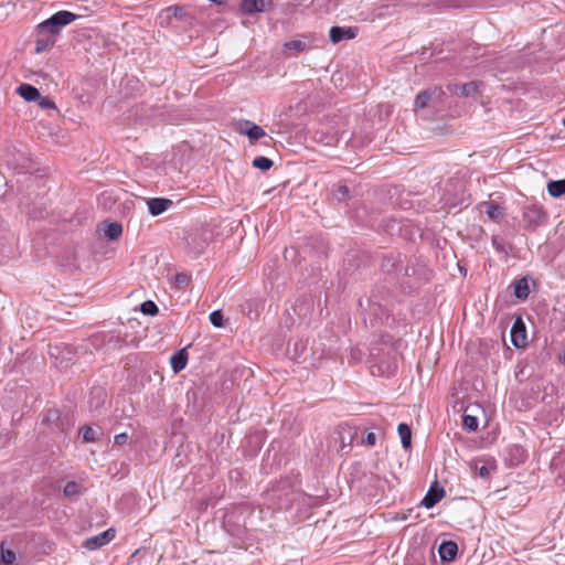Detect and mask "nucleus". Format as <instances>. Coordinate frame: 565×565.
I'll return each instance as SVG.
<instances>
[{
    "label": "nucleus",
    "mask_w": 565,
    "mask_h": 565,
    "mask_svg": "<svg viewBox=\"0 0 565 565\" xmlns=\"http://www.w3.org/2000/svg\"><path fill=\"white\" fill-rule=\"evenodd\" d=\"M511 342L515 348H524L527 343L526 331L521 318H518L511 328Z\"/></svg>",
    "instance_id": "39448f33"
},
{
    "label": "nucleus",
    "mask_w": 565,
    "mask_h": 565,
    "mask_svg": "<svg viewBox=\"0 0 565 565\" xmlns=\"http://www.w3.org/2000/svg\"><path fill=\"white\" fill-rule=\"evenodd\" d=\"M438 552L443 561H452L458 553V546L452 541H446L440 544Z\"/></svg>",
    "instance_id": "9b49d317"
},
{
    "label": "nucleus",
    "mask_w": 565,
    "mask_h": 565,
    "mask_svg": "<svg viewBox=\"0 0 565 565\" xmlns=\"http://www.w3.org/2000/svg\"><path fill=\"white\" fill-rule=\"evenodd\" d=\"M398 435L401 437L402 445L405 449L412 445V431L408 425L402 423L397 427Z\"/></svg>",
    "instance_id": "f3484780"
},
{
    "label": "nucleus",
    "mask_w": 565,
    "mask_h": 565,
    "mask_svg": "<svg viewBox=\"0 0 565 565\" xmlns=\"http://www.w3.org/2000/svg\"><path fill=\"white\" fill-rule=\"evenodd\" d=\"M121 233L122 226L118 222L108 223L104 228V235L110 241L117 239L121 235Z\"/></svg>",
    "instance_id": "2eb2a0df"
},
{
    "label": "nucleus",
    "mask_w": 565,
    "mask_h": 565,
    "mask_svg": "<svg viewBox=\"0 0 565 565\" xmlns=\"http://www.w3.org/2000/svg\"><path fill=\"white\" fill-rule=\"evenodd\" d=\"M479 476L487 477L489 475V470L486 466H481L478 470Z\"/></svg>",
    "instance_id": "72a5a7b5"
},
{
    "label": "nucleus",
    "mask_w": 565,
    "mask_h": 565,
    "mask_svg": "<svg viewBox=\"0 0 565 565\" xmlns=\"http://www.w3.org/2000/svg\"><path fill=\"white\" fill-rule=\"evenodd\" d=\"M40 106L43 108H55V104L49 97H43L40 102Z\"/></svg>",
    "instance_id": "7c9ffc66"
},
{
    "label": "nucleus",
    "mask_w": 565,
    "mask_h": 565,
    "mask_svg": "<svg viewBox=\"0 0 565 565\" xmlns=\"http://www.w3.org/2000/svg\"><path fill=\"white\" fill-rule=\"evenodd\" d=\"M17 93L26 102H34L40 97L38 88L30 84H21L17 88Z\"/></svg>",
    "instance_id": "f8f14e48"
},
{
    "label": "nucleus",
    "mask_w": 565,
    "mask_h": 565,
    "mask_svg": "<svg viewBox=\"0 0 565 565\" xmlns=\"http://www.w3.org/2000/svg\"><path fill=\"white\" fill-rule=\"evenodd\" d=\"M186 362L188 358L185 350L178 351L170 359L171 367L175 373L182 371L186 366Z\"/></svg>",
    "instance_id": "ddd939ff"
},
{
    "label": "nucleus",
    "mask_w": 565,
    "mask_h": 565,
    "mask_svg": "<svg viewBox=\"0 0 565 565\" xmlns=\"http://www.w3.org/2000/svg\"><path fill=\"white\" fill-rule=\"evenodd\" d=\"M77 19V15L71 11L62 10L53 15H51L47 20L41 22L38 25V31L41 35H57L62 28L68 25Z\"/></svg>",
    "instance_id": "f257e3e1"
},
{
    "label": "nucleus",
    "mask_w": 565,
    "mask_h": 565,
    "mask_svg": "<svg viewBox=\"0 0 565 565\" xmlns=\"http://www.w3.org/2000/svg\"><path fill=\"white\" fill-rule=\"evenodd\" d=\"M211 2H214V3H217V4H223L226 2V0H210Z\"/></svg>",
    "instance_id": "e433bc0d"
},
{
    "label": "nucleus",
    "mask_w": 565,
    "mask_h": 565,
    "mask_svg": "<svg viewBox=\"0 0 565 565\" xmlns=\"http://www.w3.org/2000/svg\"><path fill=\"white\" fill-rule=\"evenodd\" d=\"M478 88L477 82H470L460 86V93L463 97H472L478 93Z\"/></svg>",
    "instance_id": "6ab92c4d"
},
{
    "label": "nucleus",
    "mask_w": 565,
    "mask_h": 565,
    "mask_svg": "<svg viewBox=\"0 0 565 565\" xmlns=\"http://www.w3.org/2000/svg\"><path fill=\"white\" fill-rule=\"evenodd\" d=\"M238 131L239 134L247 136L252 143L266 136L265 130L260 126L249 120H245Z\"/></svg>",
    "instance_id": "423d86ee"
},
{
    "label": "nucleus",
    "mask_w": 565,
    "mask_h": 565,
    "mask_svg": "<svg viewBox=\"0 0 565 565\" xmlns=\"http://www.w3.org/2000/svg\"><path fill=\"white\" fill-rule=\"evenodd\" d=\"M45 36L46 35H41L39 33V36H38L36 43H35L36 44V46H35L36 53H41L54 44V40L45 39Z\"/></svg>",
    "instance_id": "4be33fe9"
},
{
    "label": "nucleus",
    "mask_w": 565,
    "mask_h": 565,
    "mask_svg": "<svg viewBox=\"0 0 565 565\" xmlns=\"http://www.w3.org/2000/svg\"><path fill=\"white\" fill-rule=\"evenodd\" d=\"M359 34V28L356 26H332L329 31L330 41L333 44L341 42L342 40L355 39Z\"/></svg>",
    "instance_id": "20e7f679"
},
{
    "label": "nucleus",
    "mask_w": 565,
    "mask_h": 565,
    "mask_svg": "<svg viewBox=\"0 0 565 565\" xmlns=\"http://www.w3.org/2000/svg\"><path fill=\"white\" fill-rule=\"evenodd\" d=\"M149 213L153 216H158L166 212L173 202L170 199L164 198H152L147 201Z\"/></svg>",
    "instance_id": "1a4fd4ad"
},
{
    "label": "nucleus",
    "mask_w": 565,
    "mask_h": 565,
    "mask_svg": "<svg viewBox=\"0 0 565 565\" xmlns=\"http://www.w3.org/2000/svg\"><path fill=\"white\" fill-rule=\"evenodd\" d=\"M486 213L488 216L492 220H497L501 216V210L498 204H489L487 207Z\"/></svg>",
    "instance_id": "c85d7f7f"
},
{
    "label": "nucleus",
    "mask_w": 565,
    "mask_h": 565,
    "mask_svg": "<svg viewBox=\"0 0 565 565\" xmlns=\"http://www.w3.org/2000/svg\"><path fill=\"white\" fill-rule=\"evenodd\" d=\"M83 439L86 443H93L96 440V431L90 426H84L82 428Z\"/></svg>",
    "instance_id": "cd10ccee"
},
{
    "label": "nucleus",
    "mask_w": 565,
    "mask_h": 565,
    "mask_svg": "<svg viewBox=\"0 0 565 565\" xmlns=\"http://www.w3.org/2000/svg\"><path fill=\"white\" fill-rule=\"evenodd\" d=\"M311 45L301 40H291L284 43L285 51H294L295 54H300L310 50Z\"/></svg>",
    "instance_id": "4468645a"
},
{
    "label": "nucleus",
    "mask_w": 565,
    "mask_h": 565,
    "mask_svg": "<svg viewBox=\"0 0 565 565\" xmlns=\"http://www.w3.org/2000/svg\"><path fill=\"white\" fill-rule=\"evenodd\" d=\"M253 167L266 171L273 167V161L267 157L259 156L253 160Z\"/></svg>",
    "instance_id": "aec40b11"
},
{
    "label": "nucleus",
    "mask_w": 565,
    "mask_h": 565,
    "mask_svg": "<svg viewBox=\"0 0 565 565\" xmlns=\"http://www.w3.org/2000/svg\"><path fill=\"white\" fill-rule=\"evenodd\" d=\"M128 440H129V436L126 433L117 434L114 439L115 444L118 446L126 445L128 443Z\"/></svg>",
    "instance_id": "c756f323"
},
{
    "label": "nucleus",
    "mask_w": 565,
    "mask_h": 565,
    "mask_svg": "<svg viewBox=\"0 0 565 565\" xmlns=\"http://www.w3.org/2000/svg\"><path fill=\"white\" fill-rule=\"evenodd\" d=\"M210 321L215 328L224 326L223 313L220 310H214L210 313Z\"/></svg>",
    "instance_id": "a878e982"
},
{
    "label": "nucleus",
    "mask_w": 565,
    "mask_h": 565,
    "mask_svg": "<svg viewBox=\"0 0 565 565\" xmlns=\"http://www.w3.org/2000/svg\"><path fill=\"white\" fill-rule=\"evenodd\" d=\"M462 425L466 429L475 431L478 429V419L472 415H463Z\"/></svg>",
    "instance_id": "b1692460"
},
{
    "label": "nucleus",
    "mask_w": 565,
    "mask_h": 565,
    "mask_svg": "<svg viewBox=\"0 0 565 565\" xmlns=\"http://www.w3.org/2000/svg\"><path fill=\"white\" fill-rule=\"evenodd\" d=\"M269 2L270 0H243L241 2V10L246 14L263 12Z\"/></svg>",
    "instance_id": "9d476101"
},
{
    "label": "nucleus",
    "mask_w": 565,
    "mask_h": 565,
    "mask_svg": "<svg viewBox=\"0 0 565 565\" xmlns=\"http://www.w3.org/2000/svg\"><path fill=\"white\" fill-rule=\"evenodd\" d=\"M97 393H98L99 396L104 395V392L102 390H97Z\"/></svg>",
    "instance_id": "4c0bfd02"
},
{
    "label": "nucleus",
    "mask_w": 565,
    "mask_h": 565,
    "mask_svg": "<svg viewBox=\"0 0 565 565\" xmlns=\"http://www.w3.org/2000/svg\"><path fill=\"white\" fill-rule=\"evenodd\" d=\"M339 192L342 194V195H347L349 193V189L348 186L345 185H342L339 188Z\"/></svg>",
    "instance_id": "c9c22d12"
},
{
    "label": "nucleus",
    "mask_w": 565,
    "mask_h": 565,
    "mask_svg": "<svg viewBox=\"0 0 565 565\" xmlns=\"http://www.w3.org/2000/svg\"><path fill=\"white\" fill-rule=\"evenodd\" d=\"M0 559H1V565L2 564L12 565L15 561V553L11 550H6V551L2 550Z\"/></svg>",
    "instance_id": "bb28decb"
},
{
    "label": "nucleus",
    "mask_w": 565,
    "mask_h": 565,
    "mask_svg": "<svg viewBox=\"0 0 565 565\" xmlns=\"http://www.w3.org/2000/svg\"><path fill=\"white\" fill-rule=\"evenodd\" d=\"M547 192L553 198H559L565 194V179L550 181L547 184Z\"/></svg>",
    "instance_id": "dca6fc26"
},
{
    "label": "nucleus",
    "mask_w": 565,
    "mask_h": 565,
    "mask_svg": "<svg viewBox=\"0 0 565 565\" xmlns=\"http://www.w3.org/2000/svg\"><path fill=\"white\" fill-rule=\"evenodd\" d=\"M563 125H564V127H565V118L563 119Z\"/></svg>",
    "instance_id": "ea45409f"
},
{
    "label": "nucleus",
    "mask_w": 565,
    "mask_h": 565,
    "mask_svg": "<svg viewBox=\"0 0 565 565\" xmlns=\"http://www.w3.org/2000/svg\"><path fill=\"white\" fill-rule=\"evenodd\" d=\"M189 279L188 275L186 274H183V273H180V274H177L175 275V281L178 284H184Z\"/></svg>",
    "instance_id": "473e14b6"
},
{
    "label": "nucleus",
    "mask_w": 565,
    "mask_h": 565,
    "mask_svg": "<svg viewBox=\"0 0 565 565\" xmlns=\"http://www.w3.org/2000/svg\"><path fill=\"white\" fill-rule=\"evenodd\" d=\"M546 221V213L540 205H531L523 211V222L526 230L534 231Z\"/></svg>",
    "instance_id": "f03ea898"
},
{
    "label": "nucleus",
    "mask_w": 565,
    "mask_h": 565,
    "mask_svg": "<svg viewBox=\"0 0 565 565\" xmlns=\"http://www.w3.org/2000/svg\"><path fill=\"white\" fill-rule=\"evenodd\" d=\"M441 95V89L437 88L422 90L415 98V108L423 109L427 107L434 98H440Z\"/></svg>",
    "instance_id": "6e6552de"
},
{
    "label": "nucleus",
    "mask_w": 565,
    "mask_h": 565,
    "mask_svg": "<svg viewBox=\"0 0 565 565\" xmlns=\"http://www.w3.org/2000/svg\"><path fill=\"white\" fill-rule=\"evenodd\" d=\"M116 532L108 529L95 536L88 537L84 541L83 546L88 551L98 550L115 539Z\"/></svg>",
    "instance_id": "7ed1b4c3"
},
{
    "label": "nucleus",
    "mask_w": 565,
    "mask_h": 565,
    "mask_svg": "<svg viewBox=\"0 0 565 565\" xmlns=\"http://www.w3.org/2000/svg\"><path fill=\"white\" fill-rule=\"evenodd\" d=\"M339 437L341 439L342 447L347 445V440L348 445H350L353 441V433L349 427H341V429L339 430Z\"/></svg>",
    "instance_id": "393cba45"
},
{
    "label": "nucleus",
    "mask_w": 565,
    "mask_h": 565,
    "mask_svg": "<svg viewBox=\"0 0 565 565\" xmlns=\"http://www.w3.org/2000/svg\"><path fill=\"white\" fill-rule=\"evenodd\" d=\"M364 443L369 446H374L376 443V436L374 433H369L364 439Z\"/></svg>",
    "instance_id": "2f4dec72"
},
{
    "label": "nucleus",
    "mask_w": 565,
    "mask_h": 565,
    "mask_svg": "<svg viewBox=\"0 0 565 565\" xmlns=\"http://www.w3.org/2000/svg\"><path fill=\"white\" fill-rule=\"evenodd\" d=\"M66 497H74L81 492V484L75 481H68L63 490Z\"/></svg>",
    "instance_id": "5701e85b"
},
{
    "label": "nucleus",
    "mask_w": 565,
    "mask_h": 565,
    "mask_svg": "<svg viewBox=\"0 0 565 565\" xmlns=\"http://www.w3.org/2000/svg\"><path fill=\"white\" fill-rule=\"evenodd\" d=\"M530 294L529 282L525 278L519 279L514 285V295L519 299H526Z\"/></svg>",
    "instance_id": "a211bd4d"
},
{
    "label": "nucleus",
    "mask_w": 565,
    "mask_h": 565,
    "mask_svg": "<svg viewBox=\"0 0 565 565\" xmlns=\"http://www.w3.org/2000/svg\"><path fill=\"white\" fill-rule=\"evenodd\" d=\"M169 11H172L174 17H179L180 12L182 11V8H179V7L169 8Z\"/></svg>",
    "instance_id": "f704fd0d"
},
{
    "label": "nucleus",
    "mask_w": 565,
    "mask_h": 565,
    "mask_svg": "<svg viewBox=\"0 0 565 565\" xmlns=\"http://www.w3.org/2000/svg\"><path fill=\"white\" fill-rule=\"evenodd\" d=\"M563 362L565 364V352L563 353Z\"/></svg>",
    "instance_id": "58836bf2"
},
{
    "label": "nucleus",
    "mask_w": 565,
    "mask_h": 565,
    "mask_svg": "<svg viewBox=\"0 0 565 565\" xmlns=\"http://www.w3.org/2000/svg\"><path fill=\"white\" fill-rule=\"evenodd\" d=\"M140 311L147 316H156L159 312V308L153 301L147 300L140 305Z\"/></svg>",
    "instance_id": "412c9836"
},
{
    "label": "nucleus",
    "mask_w": 565,
    "mask_h": 565,
    "mask_svg": "<svg viewBox=\"0 0 565 565\" xmlns=\"http://www.w3.org/2000/svg\"><path fill=\"white\" fill-rule=\"evenodd\" d=\"M445 497V490L441 487H437L436 483H434L426 495L422 500V505L426 509H431L435 507L443 498Z\"/></svg>",
    "instance_id": "0eeeda50"
}]
</instances>
